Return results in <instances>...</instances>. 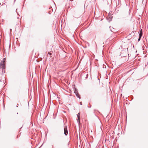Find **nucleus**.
Segmentation results:
<instances>
[{
  "mask_svg": "<svg viewBox=\"0 0 148 148\" xmlns=\"http://www.w3.org/2000/svg\"><path fill=\"white\" fill-rule=\"evenodd\" d=\"M77 117L78 118V122L79 123L80 122V114H78L77 115Z\"/></svg>",
  "mask_w": 148,
  "mask_h": 148,
  "instance_id": "obj_5",
  "label": "nucleus"
},
{
  "mask_svg": "<svg viewBox=\"0 0 148 148\" xmlns=\"http://www.w3.org/2000/svg\"><path fill=\"white\" fill-rule=\"evenodd\" d=\"M73 0H70V1H73Z\"/></svg>",
  "mask_w": 148,
  "mask_h": 148,
  "instance_id": "obj_7",
  "label": "nucleus"
},
{
  "mask_svg": "<svg viewBox=\"0 0 148 148\" xmlns=\"http://www.w3.org/2000/svg\"><path fill=\"white\" fill-rule=\"evenodd\" d=\"M49 53V55H51V53H50V52H49V53Z\"/></svg>",
  "mask_w": 148,
  "mask_h": 148,
  "instance_id": "obj_6",
  "label": "nucleus"
},
{
  "mask_svg": "<svg viewBox=\"0 0 148 148\" xmlns=\"http://www.w3.org/2000/svg\"><path fill=\"white\" fill-rule=\"evenodd\" d=\"M64 134L66 135H67L68 134V131L67 130V126H65L64 128Z\"/></svg>",
  "mask_w": 148,
  "mask_h": 148,
  "instance_id": "obj_2",
  "label": "nucleus"
},
{
  "mask_svg": "<svg viewBox=\"0 0 148 148\" xmlns=\"http://www.w3.org/2000/svg\"><path fill=\"white\" fill-rule=\"evenodd\" d=\"M75 92V93L76 95V96H77V97L79 98H80V95L77 93V92Z\"/></svg>",
  "mask_w": 148,
  "mask_h": 148,
  "instance_id": "obj_4",
  "label": "nucleus"
},
{
  "mask_svg": "<svg viewBox=\"0 0 148 148\" xmlns=\"http://www.w3.org/2000/svg\"><path fill=\"white\" fill-rule=\"evenodd\" d=\"M6 59L4 58L3 59V61H1L0 64V68L3 69H4L5 68V62Z\"/></svg>",
  "mask_w": 148,
  "mask_h": 148,
  "instance_id": "obj_1",
  "label": "nucleus"
},
{
  "mask_svg": "<svg viewBox=\"0 0 148 148\" xmlns=\"http://www.w3.org/2000/svg\"><path fill=\"white\" fill-rule=\"evenodd\" d=\"M143 34V32L142 29H141L140 31V34H139V37L138 39V40L139 41L140 38L141 37L142 35Z\"/></svg>",
  "mask_w": 148,
  "mask_h": 148,
  "instance_id": "obj_3",
  "label": "nucleus"
}]
</instances>
